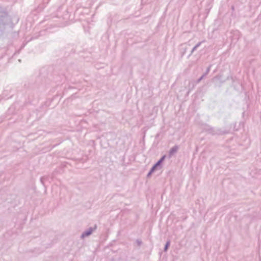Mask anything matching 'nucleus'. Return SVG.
I'll use <instances>...</instances> for the list:
<instances>
[{"instance_id": "nucleus-1", "label": "nucleus", "mask_w": 261, "mask_h": 261, "mask_svg": "<svg viewBox=\"0 0 261 261\" xmlns=\"http://www.w3.org/2000/svg\"><path fill=\"white\" fill-rule=\"evenodd\" d=\"M11 23V18L7 12H4L0 15V35L4 32L6 26Z\"/></svg>"}, {"instance_id": "nucleus-5", "label": "nucleus", "mask_w": 261, "mask_h": 261, "mask_svg": "<svg viewBox=\"0 0 261 261\" xmlns=\"http://www.w3.org/2000/svg\"><path fill=\"white\" fill-rule=\"evenodd\" d=\"M178 148L179 147L177 145H175L172 147L169 150V157L171 158V156L177 151Z\"/></svg>"}, {"instance_id": "nucleus-9", "label": "nucleus", "mask_w": 261, "mask_h": 261, "mask_svg": "<svg viewBox=\"0 0 261 261\" xmlns=\"http://www.w3.org/2000/svg\"><path fill=\"white\" fill-rule=\"evenodd\" d=\"M154 171V170H152V169L151 168L149 172H148V173L147 174V177H149L150 176V175H151V174Z\"/></svg>"}, {"instance_id": "nucleus-7", "label": "nucleus", "mask_w": 261, "mask_h": 261, "mask_svg": "<svg viewBox=\"0 0 261 261\" xmlns=\"http://www.w3.org/2000/svg\"><path fill=\"white\" fill-rule=\"evenodd\" d=\"M204 42V41H202L201 42H198L192 49L191 51V54L190 55H192L193 54V53L201 45V44L202 43V42Z\"/></svg>"}, {"instance_id": "nucleus-4", "label": "nucleus", "mask_w": 261, "mask_h": 261, "mask_svg": "<svg viewBox=\"0 0 261 261\" xmlns=\"http://www.w3.org/2000/svg\"><path fill=\"white\" fill-rule=\"evenodd\" d=\"M166 156L165 155L162 156V158L152 167V170L155 171L158 169L162 168V163L165 160Z\"/></svg>"}, {"instance_id": "nucleus-10", "label": "nucleus", "mask_w": 261, "mask_h": 261, "mask_svg": "<svg viewBox=\"0 0 261 261\" xmlns=\"http://www.w3.org/2000/svg\"><path fill=\"white\" fill-rule=\"evenodd\" d=\"M46 177H42L40 178V181L44 185V180L46 178Z\"/></svg>"}, {"instance_id": "nucleus-8", "label": "nucleus", "mask_w": 261, "mask_h": 261, "mask_svg": "<svg viewBox=\"0 0 261 261\" xmlns=\"http://www.w3.org/2000/svg\"><path fill=\"white\" fill-rule=\"evenodd\" d=\"M170 241H168L165 245V247H164V251H167L168 249V247L170 245Z\"/></svg>"}, {"instance_id": "nucleus-6", "label": "nucleus", "mask_w": 261, "mask_h": 261, "mask_svg": "<svg viewBox=\"0 0 261 261\" xmlns=\"http://www.w3.org/2000/svg\"><path fill=\"white\" fill-rule=\"evenodd\" d=\"M212 67V65H210L206 69L205 72L203 74V75L198 79L197 83H199L210 72L211 68Z\"/></svg>"}, {"instance_id": "nucleus-11", "label": "nucleus", "mask_w": 261, "mask_h": 261, "mask_svg": "<svg viewBox=\"0 0 261 261\" xmlns=\"http://www.w3.org/2000/svg\"><path fill=\"white\" fill-rule=\"evenodd\" d=\"M137 243H138L139 245H140L141 243H142L141 241L138 240L137 241Z\"/></svg>"}, {"instance_id": "nucleus-3", "label": "nucleus", "mask_w": 261, "mask_h": 261, "mask_svg": "<svg viewBox=\"0 0 261 261\" xmlns=\"http://www.w3.org/2000/svg\"><path fill=\"white\" fill-rule=\"evenodd\" d=\"M97 228L96 225L93 227H90L87 230L84 231L81 234V238L84 239L85 237H88L92 234L93 231L95 230Z\"/></svg>"}, {"instance_id": "nucleus-2", "label": "nucleus", "mask_w": 261, "mask_h": 261, "mask_svg": "<svg viewBox=\"0 0 261 261\" xmlns=\"http://www.w3.org/2000/svg\"><path fill=\"white\" fill-rule=\"evenodd\" d=\"M205 130L213 135H222L228 133L227 131L223 130L220 128H214L209 126L205 128Z\"/></svg>"}]
</instances>
